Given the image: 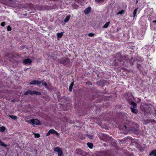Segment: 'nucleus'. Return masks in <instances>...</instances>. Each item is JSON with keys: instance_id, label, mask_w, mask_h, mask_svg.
<instances>
[{"instance_id": "obj_1", "label": "nucleus", "mask_w": 156, "mask_h": 156, "mask_svg": "<svg viewBox=\"0 0 156 156\" xmlns=\"http://www.w3.org/2000/svg\"><path fill=\"white\" fill-rule=\"evenodd\" d=\"M54 151L58 153V156H63L62 151L60 148L56 147L54 148Z\"/></svg>"}, {"instance_id": "obj_2", "label": "nucleus", "mask_w": 156, "mask_h": 156, "mask_svg": "<svg viewBox=\"0 0 156 156\" xmlns=\"http://www.w3.org/2000/svg\"><path fill=\"white\" fill-rule=\"evenodd\" d=\"M33 125H39L40 124V121L37 119H32L30 122Z\"/></svg>"}, {"instance_id": "obj_3", "label": "nucleus", "mask_w": 156, "mask_h": 156, "mask_svg": "<svg viewBox=\"0 0 156 156\" xmlns=\"http://www.w3.org/2000/svg\"><path fill=\"white\" fill-rule=\"evenodd\" d=\"M41 83L40 81L36 80H33L30 83V85H38Z\"/></svg>"}, {"instance_id": "obj_4", "label": "nucleus", "mask_w": 156, "mask_h": 156, "mask_svg": "<svg viewBox=\"0 0 156 156\" xmlns=\"http://www.w3.org/2000/svg\"><path fill=\"white\" fill-rule=\"evenodd\" d=\"M23 62L24 64H30L32 62L30 58H27L26 59H24L23 61Z\"/></svg>"}, {"instance_id": "obj_5", "label": "nucleus", "mask_w": 156, "mask_h": 156, "mask_svg": "<svg viewBox=\"0 0 156 156\" xmlns=\"http://www.w3.org/2000/svg\"><path fill=\"white\" fill-rule=\"evenodd\" d=\"M49 132L50 133H52L53 134H55L57 136H58V133L54 129H50L49 130Z\"/></svg>"}, {"instance_id": "obj_6", "label": "nucleus", "mask_w": 156, "mask_h": 156, "mask_svg": "<svg viewBox=\"0 0 156 156\" xmlns=\"http://www.w3.org/2000/svg\"><path fill=\"white\" fill-rule=\"evenodd\" d=\"M91 10V8L90 7L87 8L84 11V13L86 15L88 14Z\"/></svg>"}, {"instance_id": "obj_7", "label": "nucleus", "mask_w": 156, "mask_h": 156, "mask_svg": "<svg viewBox=\"0 0 156 156\" xmlns=\"http://www.w3.org/2000/svg\"><path fill=\"white\" fill-rule=\"evenodd\" d=\"M63 32L58 33L57 34L58 40H59V38L62 36L63 35Z\"/></svg>"}, {"instance_id": "obj_8", "label": "nucleus", "mask_w": 156, "mask_h": 156, "mask_svg": "<svg viewBox=\"0 0 156 156\" xmlns=\"http://www.w3.org/2000/svg\"><path fill=\"white\" fill-rule=\"evenodd\" d=\"M41 93L35 90L34 91H31V95L33 94H36V95H40L41 94Z\"/></svg>"}, {"instance_id": "obj_9", "label": "nucleus", "mask_w": 156, "mask_h": 156, "mask_svg": "<svg viewBox=\"0 0 156 156\" xmlns=\"http://www.w3.org/2000/svg\"><path fill=\"white\" fill-rule=\"evenodd\" d=\"M149 156H156V151L155 150L152 151L150 154Z\"/></svg>"}, {"instance_id": "obj_10", "label": "nucleus", "mask_w": 156, "mask_h": 156, "mask_svg": "<svg viewBox=\"0 0 156 156\" xmlns=\"http://www.w3.org/2000/svg\"><path fill=\"white\" fill-rule=\"evenodd\" d=\"M131 111L132 112L134 113H136L137 112V110L134 108H130Z\"/></svg>"}, {"instance_id": "obj_11", "label": "nucleus", "mask_w": 156, "mask_h": 156, "mask_svg": "<svg viewBox=\"0 0 156 156\" xmlns=\"http://www.w3.org/2000/svg\"><path fill=\"white\" fill-rule=\"evenodd\" d=\"M65 60L64 58H62L61 60H59V62L61 64H65L66 63Z\"/></svg>"}, {"instance_id": "obj_12", "label": "nucleus", "mask_w": 156, "mask_h": 156, "mask_svg": "<svg viewBox=\"0 0 156 156\" xmlns=\"http://www.w3.org/2000/svg\"><path fill=\"white\" fill-rule=\"evenodd\" d=\"M73 82H72L69 87V90L72 91L73 90Z\"/></svg>"}, {"instance_id": "obj_13", "label": "nucleus", "mask_w": 156, "mask_h": 156, "mask_svg": "<svg viewBox=\"0 0 156 156\" xmlns=\"http://www.w3.org/2000/svg\"><path fill=\"white\" fill-rule=\"evenodd\" d=\"M70 18V16H66V18L64 20V22L65 23L67 22Z\"/></svg>"}, {"instance_id": "obj_14", "label": "nucleus", "mask_w": 156, "mask_h": 156, "mask_svg": "<svg viewBox=\"0 0 156 156\" xmlns=\"http://www.w3.org/2000/svg\"><path fill=\"white\" fill-rule=\"evenodd\" d=\"M110 22H107L105 23V24L104 25L103 27V28H107L108 27L109 25L110 24Z\"/></svg>"}, {"instance_id": "obj_15", "label": "nucleus", "mask_w": 156, "mask_h": 156, "mask_svg": "<svg viewBox=\"0 0 156 156\" xmlns=\"http://www.w3.org/2000/svg\"><path fill=\"white\" fill-rule=\"evenodd\" d=\"M9 116L11 119H14V120H16L17 118V117L16 116L13 115H9Z\"/></svg>"}, {"instance_id": "obj_16", "label": "nucleus", "mask_w": 156, "mask_h": 156, "mask_svg": "<svg viewBox=\"0 0 156 156\" xmlns=\"http://www.w3.org/2000/svg\"><path fill=\"white\" fill-rule=\"evenodd\" d=\"M87 144L88 147L90 148H92L93 147V144L92 143H88Z\"/></svg>"}, {"instance_id": "obj_17", "label": "nucleus", "mask_w": 156, "mask_h": 156, "mask_svg": "<svg viewBox=\"0 0 156 156\" xmlns=\"http://www.w3.org/2000/svg\"><path fill=\"white\" fill-rule=\"evenodd\" d=\"M5 129V128L4 126L0 127V131L1 132H4Z\"/></svg>"}, {"instance_id": "obj_18", "label": "nucleus", "mask_w": 156, "mask_h": 156, "mask_svg": "<svg viewBox=\"0 0 156 156\" xmlns=\"http://www.w3.org/2000/svg\"><path fill=\"white\" fill-rule=\"evenodd\" d=\"M130 131H133V132H134V133H135L136 134H138L139 133V132H138V130L137 129H131L130 130Z\"/></svg>"}, {"instance_id": "obj_19", "label": "nucleus", "mask_w": 156, "mask_h": 156, "mask_svg": "<svg viewBox=\"0 0 156 156\" xmlns=\"http://www.w3.org/2000/svg\"><path fill=\"white\" fill-rule=\"evenodd\" d=\"M138 9V8H137L134 10L133 12V17H135L136 16Z\"/></svg>"}, {"instance_id": "obj_20", "label": "nucleus", "mask_w": 156, "mask_h": 156, "mask_svg": "<svg viewBox=\"0 0 156 156\" xmlns=\"http://www.w3.org/2000/svg\"><path fill=\"white\" fill-rule=\"evenodd\" d=\"M0 144L1 145V146L4 147H7V145L6 144H4L3 142H2L1 140H0Z\"/></svg>"}, {"instance_id": "obj_21", "label": "nucleus", "mask_w": 156, "mask_h": 156, "mask_svg": "<svg viewBox=\"0 0 156 156\" xmlns=\"http://www.w3.org/2000/svg\"><path fill=\"white\" fill-rule=\"evenodd\" d=\"M124 12V11L123 10H122L119 11L117 14V15L120 14L122 15L123 14Z\"/></svg>"}, {"instance_id": "obj_22", "label": "nucleus", "mask_w": 156, "mask_h": 156, "mask_svg": "<svg viewBox=\"0 0 156 156\" xmlns=\"http://www.w3.org/2000/svg\"><path fill=\"white\" fill-rule=\"evenodd\" d=\"M29 94L31 95V90H28L26 92L24 93V95H26Z\"/></svg>"}, {"instance_id": "obj_23", "label": "nucleus", "mask_w": 156, "mask_h": 156, "mask_svg": "<svg viewBox=\"0 0 156 156\" xmlns=\"http://www.w3.org/2000/svg\"><path fill=\"white\" fill-rule=\"evenodd\" d=\"M130 104L132 105L134 107H136V103L133 101H131Z\"/></svg>"}, {"instance_id": "obj_24", "label": "nucleus", "mask_w": 156, "mask_h": 156, "mask_svg": "<svg viewBox=\"0 0 156 156\" xmlns=\"http://www.w3.org/2000/svg\"><path fill=\"white\" fill-rule=\"evenodd\" d=\"M34 135L35 136V138H38L40 137V135L39 134H36L35 133H34Z\"/></svg>"}, {"instance_id": "obj_25", "label": "nucleus", "mask_w": 156, "mask_h": 156, "mask_svg": "<svg viewBox=\"0 0 156 156\" xmlns=\"http://www.w3.org/2000/svg\"><path fill=\"white\" fill-rule=\"evenodd\" d=\"M11 28L10 26H8V27L7 28V30L8 31H11Z\"/></svg>"}, {"instance_id": "obj_26", "label": "nucleus", "mask_w": 156, "mask_h": 156, "mask_svg": "<svg viewBox=\"0 0 156 156\" xmlns=\"http://www.w3.org/2000/svg\"><path fill=\"white\" fill-rule=\"evenodd\" d=\"M94 35V34L91 33H90L89 34H88V36H89L90 37H92Z\"/></svg>"}, {"instance_id": "obj_27", "label": "nucleus", "mask_w": 156, "mask_h": 156, "mask_svg": "<svg viewBox=\"0 0 156 156\" xmlns=\"http://www.w3.org/2000/svg\"><path fill=\"white\" fill-rule=\"evenodd\" d=\"M104 1V0H95L96 2L98 3H101L103 2Z\"/></svg>"}, {"instance_id": "obj_28", "label": "nucleus", "mask_w": 156, "mask_h": 156, "mask_svg": "<svg viewBox=\"0 0 156 156\" xmlns=\"http://www.w3.org/2000/svg\"><path fill=\"white\" fill-rule=\"evenodd\" d=\"M41 83H42L43 85L46 86L47 85L46 83L44 81H42L41 82Z\"/></svg>"}, {"instance_id": "obj_29", "label": "nucleus", "mask_w": 156, "mask_h": 156, "mask_svg": "<svg viewBox=\"0 0 156 156\" xmlns=\"http://www.w3.org/2000/svg\"><path fill=\"white\" fill-rule=\"evenodd\" d=\"M1 25L2 26L4 27L5 25V22H3L1 23Z\"/></svg>"}, {"instance_id": "obj_30", "label": "nucleus", "mask_w": 156, "mask_h": 156, "mask_svg": "<svg viewBox=\"0 0 156 156\" xmlns=\"http://www.w3.org/2000/svg\"><path fill=\"white\" fill-rule=\"evenodd\" d=\"M51 134L49 132V131H48V133L47 134L46 136H48Z\"/></svg>"}, {"instance_id": "obj_31", "label": "nucleus", "mask_w": 156, "mask_h": 156, "mask_svg": "<svg viewBox=\"0 0 156 156\" xmlns=\"http://www.w3.org/2000/svg\"><path fill=\"white\" fill-rule=\"evenodd\" d=\"M153 23H156V20H153Z\"/></svg>"}, {"instance_id": "obj_32", "label": "nucleus", "mask_w": 156, "mask_h": 156, "mask_svg": "<svg viewBox=\"0 0 156 156\" xmlns=\"http://www.w3.org/2000/svg\"><path fill=\"white\" fill-rule=\"evenodd\" d=\"M124 127L125 129H126L127 127L126 126H124Z\"/></svg>"}, {"instance_id": "obj_33", "label": "nucleus", "mask_w": 156, "mask_h": 156, "mask_svg": "<svg viewBox=\"0 0 156 156\" xmlns=\"http://www.w3.org/2000/svg\"><path fill=\"white\" fill-rule=\"evenodd\" d=\"M87 136H88V137H89L90 138H91V136H90V135H87Z\"/></svg>"}, {"instance_id": "obj_34", "label": "nucleus", "mask_w": 156, "mask_h": 156, "mask_svg": "<svg viewBox=\"0 0 156 156\" xmlns=\"http://www.w3.org/2000/svg\"><path fill=\"white\" fill-rule=\"evenodd\" d=\"M138 0H136V3L137 4L138 2Z\"/></svg>"}, {"instance_id": "obj_35", "label": "nucleus", "mask_w": 156, "mask_h": 156, "mask_svg": "<svg viewBox=\"0 0 156 156\" xmlns=\"http://www.w3.org/2000/svg\"><path fill=\"white\" fill-rule=\"evenodd\" d=\"M126 99H127V97H126Z\"/></svg>"}, {"instance_id": "obj_36", "label": "nucleus", "mask_w": 156, "mask_h": 156, "mask_svg": "<svg viewBox=\"0 0 156 156\" xmlns=\"http://www.w3.org/2000/svg\"><path fill=\"white\" fill-rule=\"evenodd\" d=\"M9 1H12V0H9Z\"/></svg>"}]
</instances>
